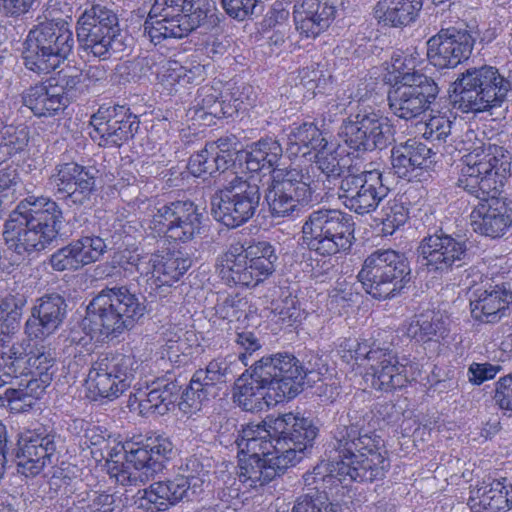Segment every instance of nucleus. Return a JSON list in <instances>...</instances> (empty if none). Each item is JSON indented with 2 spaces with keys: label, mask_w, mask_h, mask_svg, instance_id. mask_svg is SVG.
Segmentation results:
<instances>
[{
  "label": "nucleus",
  "mask_w": 512,
  "mask_h": 512,
  "mask_svg": "<svg viewBox=\"0 0 512 512\" xmlns=\"http://www.w3.org/2000/svg\"><path fill=\"white\" fill-rule=\"evenodd\" d=\"M317 434L311 419L292 412L246 425L236 440L239 481L258 488L284 474L305 457Z\"/></svg>",
  "instance_id": "nucleus-1"
},
{
  "label": "nucleus",
  "mask_w": 512,
  "mask_h": 512,
  "mask_svg": "<svg viewBox=\"0 0 512 512\" xmlns=\"http://www.w3.org/2000/svg\"><path fill=\"white\" fill-rule=\"evenodd\" d=\"M463 161L457 184L477 200L470 213L472 230L491 239L503 237L512 227V209L500 197L507 163L491 147L475 148Z\"/></svg>",
  "instance_id": "nucleus-2"
},
{
  "label": "nucleus",
  "mask_w": 512,
  "mask_h": 512,
  "mask_svg": "<svg viewBox=\"0 0 512 512\" xmlns=\"http://www.w3.org/2000/svg\"><path fill=\"white\" fill-rule=\"evenodd\" d=\"M366 418L356 409L339 417L334 432L330 473L339 481L372 482L384 477L389 468L384 441L375 432L365 430Z\"/></svg>",
  "instance_id": "nucleus-3"
},
{
  "label": "nucleus",
  "mask_w": 512,
  "mask_h": 512,
  "mask_svg": "<svg viewBox=\"0 0 512 512\" xmlns=\"http://www.w3.org/2000/svg\"><path fill=\"white\" fill-rule=\"evenodd\" d=\"M62 222L63 213L55 201L29 196L9 214L3 231L5 243L9 250L24 258L55 241Z\"/></svg>",
  "instance_id": "nucleus-4"
},
{
  "label": "nucleus",
  "mask_w": 512,
  "mask_h": 512,
  "mask_svg": "<svg viewBox=\"0 0 512 512\" xmlns=\"http://www.w3.org/2000/svg\"><path fill=\"white\" fill-rule=\"evenodd\" d=\"M341 356L346 362L355 360L366 367V380L377 391L392 392L405 387L412 379V366L406 359L400 361L389 345L377 340L347 339L341 345Z\"/></svg>",
  "instance_id": "nucleus-5"
},
{
  "label": "nucleus",
  "mask_w": 512,
  "mask_h": 512,
  "mask_svg": "<svg viewBox=\"0 0 512 512\" xmlns=\"http://www.w3.org/2000/svg\"><path fill=\"white\" fill-rule=\"evenodd\" d=\"M144 313L145 306L138 296L122 286L104 289L94 297L85 319L91 331L108 338L131 329Z\"/></svg>",
  "instance_id": "nucleus-6"
},
{
  "label": "nucleus",
  "mask_w": 512,
  "mask_h": 512,
  "mask_svg": "<svg viewBox=\"0 0 512 512\" xmlns=\"http://www.w3.org/2000/svg\"><path fill=\"white\" fill-rule=\"evenodd\" d=\"M511 90V82L492 66L467 69L454 82V103L463 113H481L500 107Z\"/></svg>",
  "instance_id": "nucleus-7"
},
{
  "label": "nucleus",
  "mask_w": 512,
  "mask_h": 512,
  "mask_svg": "<svg viewBox=\"0 0 512 512\" xmlns=\"http://www.w3.org/2000/svg\"><path fill=\"white\" fill-rule=\"evenodd\" d=\"M277 259L269 242L260 241L246 248L236 243L218 258L216 269L227 284L254 287L273 274Z\"/></svg>",
  "instance_id": "nucleus-8"
},
{
  "label": "nucleus",
  "mask_w": 512,
  "mask_h": 512,
  "mask_svg": "<svg viewBox=\"0 0 512 512\" xmlns=\"http://www.w3.org/2000/svg\"><path fill=\"white\" fill-rule=\"evenodd\" d=\"M208 9L201 0H154L144 31L154 44L168 38H183L202 26Z\"/></svg>",
  "instance_id": "nucleus-9"
},
{
  "label": "nucleus",
  "mask_w": 512,
  "mask_h": 512,
  "mask_svg": "<svg viewBox=\"0 0 512 512\" xmlns=\"http://www.w3.org/2000/svg\"><path fill=\"white\" fill-rule=\"evenodd\" d=\"M74 47L73 32L67 22L46 21L31 29L24 43L26 68L47 74L67 59Z\"/></svg>",
  "instance_id": "nucleus-10"
},
{
  "label": "nucleus",
  "mask_w": 512,
  "mask_h": 512,
  "mask_svg": "<svg viewBox=\"0 0 512 512\" xmlns=\"http://www.w3.org/2000/svg\"><path fill=\"white\" fill-rule=\"evenodd\" d=\"M302 239L309 250L321 256L346 252L355 239L352 216L337 209L314 210L303 223Z\"/></svg>",
  "instance_id": "nucleus-11"
},
{
  "label": "nucleus",
  "mask_w": 512,
  "mask_h": 512,
  "mask_svg": "<svg viewBox=\"0 0 512 512\" xmlns=\"http://www.w3.org/2000/svg\"><path fill=\"white\" fill-rule=\"evenodd\" d=\"M251 368L250 377L241 376L235 384L234 398L240 407L251 412L261 411L291 398L293 385L284 384L271 355L263 356Z\"/></svg>",
  "instance_id": "nucleus-12"
},
{
  "label": "nucleus",
  "mask_w": 512,
  "mask_h": 512,
  "mask_svg": "<svg viewBox=\"0 0 512 512\" xmlns=\"http://www.w3.org/2000/svg\"><path fill=\"white\" fill-rule=\"evenodd\" d=\"M223 188L211 199L214 218L229 228L238 227L251 219L260 202V190L253 177L244 178L234 172L225 175Z\"/></svg>",
  "instance_id": "nucleus-13"
},
{
  "label": "nucleus",
  "mask_w": 512,
  "mask_h": 512,
  "mask_svg": "<svg viewBox=\"0 0 512 512\" xmlns=\"http://www.w3.org/2000/svg\"><path fill=\"white\" fill-rule=\"evenodd\" d=\"M410 273L403 255L394 250H377L364 260L358 279L373 298L386 300L403 288V280Z\"/></svg>",
  "instance_id": "nucleus-14"
},
{
  "label": "nucleus",
  "mask_w": 512,
  "mask_h": 512,
  "mask_svg": "<svg viewBox=\"0 0 512 512\" xmlns=\"http://www.w3.org/2000/svg\"><path fill=\"white\" fill-rule=\"evenodd\" d=\"M313 180L309 171L298 167L274 168L265 200L273 217H289L312 200Z\"/></svg>",
  "instance_id": "nucleus-15"
},
{
  "label": "nucleus",
  "mask_w": 512,
  "mask_h": 512,
  "mask_svg": "<svg viewBox=\"0 0 512 512\" xmlns=\"http://www.w3.org/2000/svg\"><path fill=\"white\" fill-rule=\"evenodd\" d=\"M27 347L25 341L17 342L0 354V388L21 376L37 379L45 387L50 383L54 373V349L37 344L27 352Z\"/></svg>",
  "instance_id": "nucleus-16"
},
{
  "label": "nucleus",
  "mask_w": 512,
  "mask_h": 512,
  "mask_svg": "<svg viewBox=\"0 0 512 512\" xmlns=\"http://www.w3.org/2000/svg\"><path fill=\"white\" fill-rule=\"evenodd\" d=\"M174 456V446L168 438H149L143 446L125 449V463L113 476L123 486L144 483L161 472Z\"/></svg>",
  "instance_id": "nucleus-17"
},
{
  "label": "nucleus",
  "mask_w": 512,
  "mask_h": 512,
  "mask_svg": "<svg viewBox=\"0 0 512 512\" xmlns=\"http://www.w3.org/2000/svg\"><path fill=\"white\" fill-rule=\"evenodd\" d=\"M137 369L138 361L132 355H101L89 370V390L110 401L117 399L130 387Z\"/></svg>",
  "instance_id": "nucleus-18"
},
{
  "label": "nucleus",
  "mask_w": 512,
  "mask_h": 512,
  "mask_svg": "<svg viewBox=\"0 0 512 512\" xmlns=\"http://www.w3.org/2000/svg\"><path fill=\"white\" fill-rule=\"evenodd\" d=\"M119 32L117 14L101 4L86 8L77 22L80 48L87 54L107 59Z\"/></svg>",
  "instance_id": "nucleus-19"
},
{
  "label": "nucleus",
  "mask_w": 512,
  "mask_h": 512,
  "mask_svg": "<svg viewBox=\"0 0 512 512\" xmlns=\"http://www.w3.org/2000/svg\"><path fill=\"white\" fill-rule=\"evenodd\" d=\"M339 137L356 151L385 148L393 138L390 120L370 109L359 110L343 121Z\"/></svg>",
  "instance_id": "nucleus-20"
},
{
  "label": "nucleus",
  "mask_w": 512,
  "mask_h": 512,
  "mask_svg": "<svg viewBox=\"0 0 512 512\" xmlns=\"http://www.w3.org/2000/svg\"><path fill=\"white\" fill-rule=\"evenodd\" d=\"M388 193L389 188L383 184L378 169L360 173L348 170L339 182V199L347 209L359 215L375 211Z\"/></svg>",
  "instance_id": "nucleus-21"
},
{
  "label": "nucleus",
  "mask_w": 512,
  "mask_h": 512,
  "mask_svg": "<svg viewBox=\"0 0 512 512\" xmlns=\"http://www.w3.org/2000/svg\"><path fill=\"white\" fill-rule=\"evenodd\" d=\"M417 251L427 271L441 276L463 267L470 258L466 241L445 233L424 237Z\"/></svg>",
  "instance_id": "nucleus-22"
},
{
  "label": "nucleus",
  "mask_w": 512,
  "mask_h": 512,
  "mask_svg": "<svg viewBox=\"0 0 512 512\" xmlns=\"http://www.w3.org/2000/svg\"><path fill=\"white\" fill-rule=\"evenodd\" d=\"M202 214L190 201H175L156 208L149 228L157 235L181 242L192 240L200 233Z\"/></svg>",
  "instance_id": "nucleus-23"
},
{
  "label": "nucleus",
  "mask_w": 512,
  "mask_h": 512,
  "mask_svg": "<svg viewBox=\"0 0 512 512\" xmlns=\"http://www.w3.org/2000/svg\"><path fill=\"white\" fill-rule=\"evenodd\" d=\"M91 137L104 147H119L131 139L139 128V121L125 106H101L91 117Z\"/></svg>",
  "instance_id": "nucleus-24"
},
{
  "label": "nucleus",
  "mask_w": 512,
  "mask_h": 512,
  "mask_svg": "<svg viewBox=\"0 0 512 512\" xmlns=\"http://www.w3.org/2000/svg\"><path fill=\"white\" fill-rule=\"evenodd\" d=\"M96 169L70 162L58 165L49 177L48 185L68 204L85 205L95 190Z\"/></svg>",
  "instance_id": "nucleus-25"
},
{
  "label": "nucleus",
  "mask_w": 512,
  "mask_h": 512,
  "mask_svg": "<svg viewBox=\"0 0 512 512\" xmlns=\"http://www.w3.org/2000/svg\"><path fill=\"white\" fill-rule=\"evenodd\" d=\"M473 46L474 38L467 30L441 29L427 41V58L438 69H453L469 58Z\"/></svg>",
  "instance_id": "nucleus-26"
},
{
  "label": "nucleus",
  "mask_w": 512,
  "mask_h": 512,
  "mask_svg": "<svg viewBox=\"0 0 512 512\" xmlns=\"http://www.w3.org/2000/svg\"><path fill=\"white\" fill-rule=\"evenodd\" d=\"M55 435L27 431L20 435L15 450L18 473L30 477L38 475L56 456Z\"/></svg>",
  "instance_id": "nucleus-27"
},
{
  "label": "nucleus",
  "mask_w": 512,
  "mask_h": 512,
  "mask_svg": "<svg viewBox=\"0 0 512 512\" xmlns=\"http://www.w3.org/2000/svg\"><path fill=\"white\" fill-rule=\"evenodd\" d=\"M438 93L434 81L397 85L388 94L389 108L395 116L411 120L427 111Z\"/></svg>",
  "instance_id": "nucleus-28"
},
{
  "label": "nucleus",
  "mask_w": 512,
  "mask_h": 512,
  "mask_svg": "<svg viewBox=\"0 0 512 512\" xmlns=\"http://www.w3.org/2000/svg\"><path fill=\"white\" fill-rule=\"evenodd\" d=\"M67 314L64 297L48 293L36 299L31 316L25 323V333L31 339H43L54 334L62 325Z\"/></svg>",
  "instance_id": "nucleus-29"
},
{
  "label": "nucleus",
  "mask_w": 512,
  "mask_h": 512,
  "mask_svg": "<svg viewBox=\"0 0 512 512\" xmlns=\"http://www.w3.org/2000/svg\"><path fill=\"white\" fill-rule=\"evenodd\" d=\"M277 365L278 375L282 377L287 387H292L290 397H296L302 390L305 378L316 375H324L327 368V360L323 355L315 352H309L300 362L294 355L288 353L271 354Z\"/></svg>",
  "instance_id": "nucleus-30"
},
{
  "label": "nucleus",
  "mask_w": 512,
  "mask_h": 512,
  "mask_svg": "<svg viewBox=\"0 0 512 512\" xmlns=\"http://www.w3.org/2000/svg\"><path fill=\"white\" fill-rule=\"evenodd\" d=\"M335 14L329 0H302L294 5L295 28L302 37L315 39L330 27Z\"/></svg>",
  "instance_id": "nucleus-31"
},
{
  "label": "nucleus",
  "mask_w": 512,
  "mask_h": 512,
  "mask_svg": "<svg viewBox=\"0 0 512 512\" xmlns=\"http://www.w3.org/2000/svg\"><path fill=\"white\" fill-rule=\"evenodd\" d=\"M200 488V484L188 482L187 477L175 476L172 479L158 481L142 491L140 506L147 510L164 511L188 497Z\"/></svg>",
  "instance_id": "nucleus-32"
},
{
  "label": "nucleus",
  "mask_w": 512,
  "mask_h": 512,
  "mask_svg": "<svg viewBox=\"0 0 512 512\" xmlns=\"http://www.w3.org/2000/svg\"><path fill=\"white\" fill-rule=\"evenodd\" d=\"M512 303V288L510 283L489 285L474 292L470 300L473 318L481 322L499 320L505 309Z\"/></svg>",
  "instance_id": "nucleus-33"
},
{
  "label": "nucleus",
  "mask_w": 512,
  "mask_h": 512,
  "mask_svg": "<svg viewBox=\"0 0 512 512\" xmlns=\"http://www.w3.org/2000/svg\"><path fill=\"white\" fill-rule=\"evenodd\" d=\"M500 480H484L472 486L468 505L473 512H504L512 502V488Z\"/></svg>",
  "instance_id": "nucleus-34"
},
{
  "label": "nucleus",
  "mask_w": 512,
  "mask_h": 512,
  "mask_svg": "<svg viewBox=\"0 0 512 512\" xmlns=\"http://www.w3.org/2000/svg\"><path fill=\"white\" fill-rule=\"evenodd\" d=\"M431 149L425 144L409 139L392 149L391 163L395 174L400 178L412 177L416 169H422L430 162Z\"/></svg>",
  "instance_id": "nucleus-35"
},
{
  "label": "nucleus",
  "mask_w": 512,
  "mask_h": 512,
  "mask_svg": "<svg viewBox=\"0 0 512 512\" xmlns=\"http://www.w3.org/2000/svg\"><path fill=\"white\" fill-rule=\"evenodd\" d=\"M23 103L35 116H53L63 110L69 98L61 94V89L49 84H37L30 87L23 95Z\"/></svg>",
  "instance_id": "nucleus-36"
},
{
  "label": "nucleus",
  "mask_w": 512,
  "mask_h": 512,
  "mask_svg": "<svg viewBox=\"0 0 512 512\" xmlns=\"http://www.w3.org/2000/svg\"><path fill=\"white\" fill-rule=\"evenodd\" d=\"M179 392L180 387L174 382L155 383L148 392H139L136 397L139 413L146 417L166 414L174 407Z\"/></svg>",
  "instance_id": "nucleus-37"
},
{
  "label": "nucleus",
  "mask_w": 512,
  "mask_h": 512,
  "mask_svg": "<svg viewBox=\"0 0 512 512\" xmlns=\"http://www.w3.org/2000/svg\"><path fill=\"white\" fill-rule=\"evenodd\" d=\"M422 63L423 59L416 51L394 53L387 68L390 75L389 81H394L396 86L433 81L417 70Z\"/></svg>",
  "instance_id": "nucleus-38"
},
{
  "label": "nucleus",
  "mask_w": 512,
  "mask_h": 512,
  "mask_svg": "<svg viewBox=\"0 0 512 512\" xmlns=\"http://www.w3.org/2000/svg\"><path fill=\"white\" fill-rule=\"evenodd\" d=\"M326 146V139L313 123H303L292 127L287 135L286 151L290 157L299 155L305 157L311 155L312 152L325 149Z\"/></svg>",
  "instance_id": "nucleus-39"
},
{
  "label": "nucleus",
  "mask_w": 512,
  "mask_h": 512,
  "mask_svg": "<svg viewBox=\"0 0 512 512\" xmlns=\"http://www.w3.org/2000/svg\"><path fill=\"white\" fill-rule=\"evenodd\" d=\"M205 67L199 63L180 65L178 62H168L160 75L162 84L170 92H178L179 88L188 84H198L205 77Z\"/></svg>",
  "instance_id": "nucleus-40"
},
{
  "label": "nucleus",
  "mask_w": 512,
  "mask_h": 512,
  "mask_svg": "<svg viewBox=\"0 0 512 512\" xmlns=\"http://www.w3.org/2000/svg\"><path fill=\"white\" fill-rule=\"evenodd\" d=\"M283 155V149L278 140L272 137L262 138L251 145L247 154L246 165L251 172L264 169L273 170Z\"/></svg>",
  "instance_id": "nucleus-41"
},
{
  "label": "nucleus",
  "mask_w": 512,
  "mask_h": 512,
  "mask_svg": "<svg viewBox=\"0 0 512 512\" xmlns=\"http://www.w3.org/2000/svg\"><path fill=\"white\" fill-rule=\"evenodd\" d=\"M417 10V0H382L377 4L376 13L383 22L397 27L409 24Z\"/></svg>",
  "instance_id": "nucleus-42"
},
{
  "label": "nucleus",
  "mask_w": 512,
  "mask_h": 512,
  "mask_svg": "<svg viewBox=\"0 0 512 512\" xmlns=\"http://www.w3.org/2000/svg\"><path fill=\"white\" fill-rule=\"evenodd\" d=\"M45 386L40 385L37 379H28L18 387L7 388L0 398H4L10 410L15 413L25 412L32 408L36 399L44 392Z\"/></svg>",
  "instance_id": "nucleus-43"
},
{
  "label": "nucleus",
  "mask_w": 512,
  "mask_h": 512,
  "mask_svg": "<svg viewBox=\"0 0 512 512\" xmlns=\"http://www.w3.org/2000/svg\"><path fill=\"white\" fill-rule=\"evenodd\" d=\"M156 261V286L171 285L191 266V260L180 252L157 254Z\"/></svg>",
  "instance_id": "nucleus-44"
},
{
  "label": "nucleus",
  "mask_w": 512,
  "mask_h": 512,
  "mask_svg": "<svg viewBox=\"0 0 512 512\" xmlns=\"http://www.w3.org/2000/svg\"><path fill=\"white\" fill-rule=\"evenodd\" d=\"M26 302L22 294H9L0 299V341L18 331Z\"/></svg>",
  "instance_id": "nucleus-45"
},
{
  "label": "nucleus",
  "mask_w": 512,
  "mask_h": 512,
  "mask_svg": "<svg viewBox=\"0 0 512 512\" xmlns=\"http://www.w3.org/2000/svg\"><path fill=\"white\" fill-rule=\"evenodd\" d=\"M446 329L441 316L427 312L415 316L407 327V335L418 342H428L442 337Z\"/></svg>",
  "instance_id": "nucleus-46"
},
{
  "label": "nucleus",
  "mask_w": 512,
  "mask_h": 512,
  "mask_svg": "<svg viewBox=\"0 0 512 512\" xmlns=\"http://www.w3.org/2000/svg\"><path fill=\"white\" fill-rule=\"evenodd\" d=\"M115 497L99 491L77 493L65 512H115Z\"/></svg>",
  "instance_id": "nucleus-47"
},
{
  "label": "nucleus",
  "mask_w": 512,
  "mask_h": 512,
  "mask_svg": "<svg viewBox=\"0 0 512 512\" xmlns=\"http://www.w3.org/2000/svg\"><path fill=\"white\" fill-rule=\"evenodd\" d=\"M220 91L209 85L198 89L192 106L188 109L187 115L192 120H204L207 117H219Z\"/></svg>",
  "instance_id": "nucleus-48"
},
{
  "label": "nucleus",
  "mask_w": 512,
  "mask_h": 512,
  "mask_svg": "<svg viewBox=\"0 0 512 512\" xmlns=\"http://www.w3.org/2000/svg\"><path fill=\"white\" fill-rule=\"evenodd\" d=\"M85 444L90 448L92 456L97 460H105L106 462L118 463L114 458L118 456L124 447H120L111 441L110 437L106 438L102 431L98 429H89L86 434Z\"/></svg>",
  "instance_id": "nucleus-49"
},
{
  "label": "nucleus",
  "mask_w": 512,
  "mask_h": 512,
  "mask_svg": "<svg viewBox=\"0 0 512 512\" xmlns=\"http://www.w3.org/2000/svg\"><path fill=\"white\" fill-rule=\"evenodd\" d=\"M72 244L82 267L98 261L107 251L105 240L99 236H83Z\"/></svg>",
  "instance_id": "nucleus-50"
},
{
  "label": "nucleus",
  "mask_w": 512,
  "mask_h": 512,
  "mask_svg": "<svg viewBox=\"0 0 512 512\" xmlns=\"http://www.w3.org/2000/svg\"><path fill=\"white\" fill-rule=\"evenodd\" d=\"M408 219V209L400 199H390L381 210L382 232L392 235Z\"/></svg>",
  "instance_id": "nucleus-51"
},
{
  "label": "nucleus",
  "mask_w": 512,
  "mask_h": 512,
  "mask_svg": "<svg viewBox=\"0 0 512 512\" xmlns=\"http://www.w3.org/2000/svg\"><path fill=\"white\" fill-rule=\"evenodd\" d=\"M61 89V94L69 98V102L76 96L77 92L85 88V75L77 67L70 66L58 73V80L55 85Z\"/></svg>",
  "instance_id": "nucleus-52"
},
{
  "label": "nucleus",
  "mask_w": 512,
  "mask_h": 512,
  "mask_svg": "<svg viewBox=\"0 0 512 512\" xmlns=\"http://www.w3.org/2000/svg\"><path fill=\"white\" fill-rule=\"evenodd\" d=\"M187 334L179 326H169L162 333V341L164 342V350L167 357L172 361L176 360L181 354H185L188 349V344L184 336Z\"/></svg>",
  "instance_id": "nucleus-53"
},
{
  "label": "nucleus",
  "mask_w": 512,
  "mask_h": 512,
  "mask_svg": "<svg viewBox=\"0 0 512 512\" xmlns=\"http://www.w3.org/2000/svg\"><path fill=\"white\" fill-rule=\"evenodd\" d=\"M238 362L234 356L216 358L208 363L205 371L211 375L216 383L223 389L226 383L235 377V367Z\"/></svg>",
  "instance_id": "nucleus-54"
},
{
  "label": "nucleus",
  "mask_w": 512,
  "mask_h": 512,
  "mask_svg": "<svg viewBox=\"0 0 512 512\" xmlns=\"http://www.w3.org/2000/svg\"><path fill=\"white\" fill-rule=\"evenodd\" d=\"M221 146V143H210L203 150L192 155L188 162V169L196 177L214 174L213 151Z\"/></svg>",
  "instance_id": "nucleus-55"
},
{
  "label": "nucleus",
  "mask_w": 512,
  "mask_h": 512,
  "mask_svg": "<svg viewBox=\"0 0 512 512\" xmlns=\"http://www.w3.org/2000/svg\"><path fill=\"white\" fill-rule=\"evenodd\" d=\"M225 12L239 21H244L261 11V0H220Z\"/></svg>",
  "instance_id": "nucleus-56"
},
{
  "label": "nucleus",
  "mask_w": 512,
  "mask_h": 512,
  "mask_svg": "<svg viewBox=\"0 0 512 512\" xmlns=\"http://www.w3.org/2000/svg\"><path fill=\"white\" fill-rule=\"evenodd\" d=\"M422 136L430 141H446L451 134L452 121L445 115L431 116L423 125Z\"/></svg>",
  "instance_id": "nucleus-57"
},
{
  "label": "nucleus",
  "mask_w": 512,
  "mask_h": 512,
  "mask_svg": "<svg viewBox=\"0 0 512 512\" xmlns=\"http://www.w3.org/2000/svg\"><path fill=\"white\" fill-rule=\"evenodd\" d=\"M211 398L204 393L198 384L190 380L189 386L182 393L178 403L179 409L185 414H194L200 411L205 402Z\"/></svg>",
  "instance_id": "nucleus-58"
},
{
  "label": "nucleus",
  "mask_w": 512,
  "mask_h": 512,
  "mask_svg": "<svg viewBox=\"0 0 512 512\" xmlns=\"http://www.w3.org/2000/svg\"><path fill=\"white\" fill-rule=\"evenodd\" d=\"M49 263L56 271L77 270L82 267L72 242L54 252Z\"/></svg>",
  "instance_id": "nucleus-59"
},
{
  "label": "nucleus",
  "mask_w": 512,
  "mask_h": 512,
  "mask_svg": "<svg viewBox=\"0 0 512 512\" xmlns=\"http://www.w3.org/2000/svg\"><path fill=\"white\" fill-rule=\"evenodd\" d=\"M314 160L316 166L327 178H338L345 175L344 171L340 166L339 160L332 153H326L325 149L317 150L314 153Z\"/></svg>",
  "instance_id": "nucleus-60"
},
{
  "label": "nucleus",
  "mask_w": 512,
  "mask_h": 512,
  "mask_svg": "<svg viewBox=\"0 0 512 512\" xmlns=\"http://www.w3.org/2000/svg\"><path fill=\"white\" fill-rule=\"evenodd\" d=\"M20 184V178L16 169L5 167L0 169V206L4 200L12 201Z\"/></svg>",
  "instance_id": "nucleus-61"
},
{
  "label": "nucleus",
  "mask_w": 512,
  "mask_h": 512,
  "mask_svg": "<svg viewBox=\"0 0 512 512\" xmlns=\"http://www.w3.org/2000/svg\"><path fill=\"white\" fill-rule=\"evenodd\" d=\"M277 322L285 326H293L302 318V312L294 298H285L274 310Z\"/></svg>",
  "instance_id": "nucleus-62"
},
{
  "label": "nucleus",
  "mask_w": 512,
  "mask_h": 512,
  "mask_svg": "<svg viewBox=\"0 0 512 512\" xmlns=\"http://www.w3.org/2000/svg\"><path fill=\"white\" fill-rule=\"evenodd\" d=\"M292 512H341V507L329 501H322L320 498L304 496L297 500Z\"/></svg>",
  "instance_id": "nucleus-63"
},
{
  "label": "nucleus",
  "mask_w": 512,
  "mask_h": 512,
  "mask_svg": "<svg viewBox=\"0 0 512 512\" xmlns=\"http://www.w3.org/2000/svg\"><path fill=\"white\" fill-rule=\"evenodd\" d=\"M494 400L501 409L512 411V372L495 383Z\"/></svg>",
  "instance_id": "nucleus-64"
}]
</instances>
